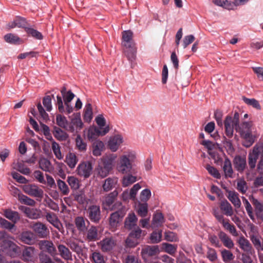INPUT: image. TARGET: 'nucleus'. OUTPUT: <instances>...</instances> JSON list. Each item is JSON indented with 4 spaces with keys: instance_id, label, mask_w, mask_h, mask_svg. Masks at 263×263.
I'll return each mask as SVG.
<instances>
[{
    "instance_id": "obj_1",
    "label": "nucleus",
    "mask_w": 263,
    "mask_h": 263,
    "mask_svg": "<svg viewBox=\"0 0 263 263\" xmlns=\"http://www.w3.org/2000/svg\"><path fill=\"white\" fill-rule=\"evenodd\" d=\"M237 132L243 139L242 145L246 147L252 145L258 138L257 133L252 131V122H243L239 124Z\"/></svg>"
},
{
    "instance_id": "obj_2",
    "label": "nucleus",
    "mask_w": 263,
    "mask_h": 263,
    "mask_svg": "<svg viewBox=\"0 0 263 263\" xmlns=\"http://www.w3.org/2000/svg\"><path fill=\"white\" fill-rule=\"evenodd\" d=\"M136 159L134 152H127L121 156L116 165V169L118 172L122 174L134 173L135 170L133 168V163Z\"/></svg>"
},
{
    "instance_id": "obj_3",
    "label": "nucleus",
    "mask_w": 263,
    "mask_h": 263,
    "mask_svg": "<svg viewBox=\"0 0 263 263\" xmlns=\"http://www.w3.org/2000/svg\"><path fill=\"white\" fill-rule=\"evenodd\" d=\"M56 123L59 127L71 133H78L83 126V123L80 118H73L70 122H68L66 118L60 114L56 116Z\"/></svg>"
},
{
    "instance_id": "obj_4",
    "label": "nucleus",
    "mask_w": 263,
    "mask_h": 263,
    "mask_svg": "<svg viewBox=\"0 0 263 263\" xmlns=\"http://www.w3.org/2000/svg\"><path fill=\"white\" fill-rule=\"evenodd\" d=\"M116 158L117 156L115 154H109L103 156L95 168L97 175L102 178L107 176L113 169Z\"/></svg>"
},
{
    "instance_id": "obj_5",
    "label": "nucleus",
    "mask_w": 263,
    "mask_h": 263,
    "mask_svg": "<svg viewBox=\"0 0 263 263\" xmlns=\"http://www.w3.org/2000/svg\"><path fill=\"white\" fill-rule=\"evenodd\" d=\"M110 210L115 212L110 215L109 224L111 227H116L125 215L126 209L121 202L118 201L113 204Z\"/></svg>"
},
{
    "instance_id": "obj_6",
    "label": "nucleus",
    "mask_w": 263,
    "mask_h": 263,
    "mask_svg": "<svg viewBox=\"0 0 263 263\" xmlns=\"http://www.w3.org/2000/svg\"><path fill=\"white\" fill-rule=\"evenodd\" d=\"M263 157V142H259L256 143L248 155V164L251 169L256 166V164L259 157Z\"/></svg>"
},
{
    "instance_id": "obj_7",
    "label": "nucleus",
    "mask_w": 263,
    "mask_h": 263,
    "mask_svg": "<svg viewBox=\"0 0 263 263\" xmlns=\"http://www.w3.org/2000/svg\"><path fill=\"white\" fill-rule=\"evenodd\" d=\"M86 214L89 219L95 223H99L101 219L102 215L99 205L96 204L89 205L86 209Z\"/></svg>"
},
{
    "instance_id": "obj_8",
    "label": "nucleus",
    "mask_w": 263,
    "mask_h": 263,
    "mask_svg": "<svg viewBox=\"0 0 263 263\" xmlns=\"http://www.w3.org/2000/svg\"><path fill=\"white\" fill-rule=\"evenodd\" d=\"M159 253L158 246H146L142 249L141 256L145 261L150 258H155Z\"/></svg>"
},
{
    "instance_id": "obj_9",
    "label": "nucleus",
    "mask_w": 263,
    "mask_h": 263,
    "mask_svg": "<svg viewBox=\"0 0 263 263\" xmlns=\"http://www.w3.org/2000/svg\"><path fill=\"white\" fill-rule=\"evenodd\" d=\"M38 246L41 252L48 253L51 256L57 255L56 247L51 240H41L38 242Z\"/></svg>"
},
{
    "instance_id": "obj_10",
    "label": "nucleus",
    "mask_w": 263,
    "mask_h": 263,
    "mask_svg": "<svg viewBox=\"0 0 263 263\" xmlns=\"http://www.w3.org/2000/svg\"><path fill=\"white\" fill-rule=\"evenodd\" d=\"M23 191L27 194L36 198H42L44 191L34 184H25L23 186Z\"/></svg>"
},
{
    "instance_id": "obj_11",
    "label": "nucleus",
    "mask_w": 263,
    "mask_h": 263,
    "mask_svg": "<svg viewBox=\"0 0 263 263\" xmlns=\"http://www.w3.org/2000/svg\"><path fill=\"white\" fill-rule=\"evenodd\" d=\"M109 130V126H106L101 130L96 126L90 127L87 132V138L89 140L93 141L97 139L100 136H104Z\"/></svg>"
},
{
    "instance_id": "obj_12",
    "label": "nucleus",
    "mask_w": 263,
    "mask_h": 263,
    "mask_svg": "<svg viewBox=\"0 0 263 263\" xmlns=\"http://www.w3.org/2000/svg\"><path fill=\"white\" fill-rule=\"evenodd\" d=\"M250 200L255 208V213L257 220H255V222L260 224L263 221V204L253 197H252Z\"/></svg>"
},
{
    "instance_id": "obj_13",
    "label": "nucleus",
    "mask_w": 263,
    "mask_h": 263,
    "mask_svg": "<svg viewBox=\"0 0 263 263\" xmlns=\"http://www.w3.org/2000/svg\"><path fill=\"white\" fill-rule=\"evenodd\" d=\"M92 166L90 162H84L80 163L78 168V174L85 178H88L91 174Z\"/></svg>"
},
{
    "instance_id": "obj_14",
    "label": "nucleus",
    "mask_w": 263,
    "mask_h": 263,
    "mask_svg": "<svg viewBox=\"0 0 263 263\" xmlns=\"http://www.w3.org/2000/svg\"><path fill=\"white\" fill-rule=\"evenodd\" d=\"M45 217L47 221L56 228L60 232H64L63 225L55 213L51 212H47Z\"/></svg>"
},
{
    "instance_id": "obj_15",
    "label": "nucleus",
    "mask_w": 263,
    "mask_h": 263,
    "mask_svg": "<svg viewBox=\"0 0 263 263\" xmlns=\"http://www.w3.org/2000/svg\"><path fill=\"white\" fill-rule=\"evenodd\" d=\"M239 123V115L238 112H235L233 117L230 116H227L224 121V127L230 126L234 128L237 132Z\"/></svg>"
},
{
    "instance_id": "obj_16",
    "label": "nucleus",
    "mask_w": 263,
    "mask_h": 263,
    "mask_svg": "<svg viewBox=\"0 0 263 263\" xmlns=\"http://www.w3.org/2000/svg\"><path fill=\"white\" fill-rule=\"evenodd\" d=\"M33 231L41 238H45L49 234V231L46 225L41 222H36L32 226Z\"/></svg>"
},
{
    "instance_id": "obj_17",
    "label": "nucleus",
    "mask_w": 263,
    "mask_h": 263,
    "mask_svg": "<svg viewBox=\"0 0 263 263\" xmlns=\"http://www.w3.org/2000/svg\"><path fill=\"white\" fill-rule=\"evenodd\" d=\"M10 28H14L15 27L22 28L26 30L29 25L27 22L26 20L21 16H16L13 22L9 23L8 25Z\"/></svg>"
},
{
    "instance_id": "obj_18",
    "label": "nucleus",
    "mask_w": 263,
    "mask_h": 263,
    "mask_svg": "<svg viewBox=\"0 0 263 263\" xmlns=\"http://www.w3.org/2000/svg\"><path fill=\"white\" fill-rule=\"evenodd\" d=\"M118 182V179L115 177H108L105 179L102 184L104 192H107L115 188Z\"/></svg>"
},
{
    "instance_id": "obj_19",
    "label": "nucleus",
    "mask_w": 263,
    "mask_h": 263,
    "mask_svg": "<svg viewBox=\"0 0 263 263\" xmlns=\"http://www.w3.org/2000/svg\"><path fill=\"white\" fill-rule=\"evenodd\" d=\"M100 243L101 250L104 252L111 251L116 245V241L111 238H105L101 240Z\"/></svg>"
},
{
    "instance_id": "obj_20",
    "label": "nucleus",
    "mask_w": 263,
    "mask_h": 263,
    "mask_svg": "<svg viewBox=\"0 0 263 263\" xmlns=\"http://www.w3.org/2000/svg\"><path fill=\"white\" fill-rule=\"evenodd\" d=\"M133 32L130 30L122 32V44L124 47H132L135 45L133 40Z\"/></svg>"
},
{
    "instance_id": "obj_21",
    "label": "nucleus",
    "mask_w": 263,
    "mask_h": 263,
    "mask_svg": "<svg viewBox=\"0 0 263 263\" xmlns=\"http://www.w3.org/2000/svg\"><path fill=\"white\" fill-rule=\"evenodd\" d=\"M59 255L64 260L68 261L72 260V253L65 245L58 244L57 245Z\"/></svg>"
},
{
    "instance_id": "obj_22",
    "label": "nucleus",
    "mask_w": 263,
    "mask_h": 263,
    "mask_svg": "<svg viewBox=\"0 0 263 263\" xmlns=\"http://www.w3.org/2000/svg\"><path fill=\"white\" fill-rule=\"evenodd\" d=\"M118 195V191L114 190L105 197L103 201V205L105 209L109 208L110 209V206L113 205L112 204L116 199Z\"/></svg>"
},
{
    "instance_id": "obj_23",
    "label": "nucleus",
    "mask_w": 263,
    "mask_h": 263,
    "mask_svg": "<svg viewBox=\"0 0 263 263\" xmlns=\"http://www.w3.org/2000/svg\"><path fill=\"white\" fill-rule=\"evenodd\" d=\"M222 168L226 178L233 177L234 171L232 168L231 162L228 158H225L222 165Z\"/></svg>"
},
{
    "instance_id": "obj_24",
    "label": "nucleus",
    "mask_w": 263,
    "mask_h": 263,
    "mask_svg": "<svg viewBox=\"0 0 263 263\" xmlns=\"http://www.w3.org/2000/svg\"><path fill=\"white\" fill-rule=\"evenodd\" d=\"M76 228L80 232L84 233L87 229V225L89 224V221L82 216H78L74 219Z\"/></svg>"
},
{
    "instance_id": "obj_25",
    "label": "nucleus",
    "mask_w": 263,
    "mask_h": 263,
    "mask_svg": "<svg viewBox=\"0 0 263 263\" xmlns=\"http://www.w3.org/2000/svg\"><path fill=\"white\" fill-rule=\"evenodd\" d=\"M85 239L88 241H95L99 238L98 229L96 227L91 226L84 234Z\"/></svg>"
},
{
    "instance_id": "obj_26",
    "label": "nucleus",
    "mask_w": 263,
    "mask_h": 263,
    "mask_svg": "<svg viewBox=\"0 0 263 263\" xmlns=\"http://www.w3.org/2000/svg\"><path fill=\"white\" fill-rule=\"evenodd\" d=\"M137 220L138 219L135 213H129L125 220V228L128 230H132L136 228Z\"/></svg>"
},
{
    "instance_id": "obj_27",
    "label": "nucleus",
    "mask_w": 263,
    "mask_h": 263,
    "mask_svg": "<svg viewBox=\"0 0 263 263\" xmlns=\"http://www.w3.org/2000/svg\"><path fill=\"white\" fill-rule=\"evenodd\" d=\"M123 139L120 135H116L111 138L108 141V146L112 152H116L122 143Z\"/></svg>"
},
{
    "instance_id": "obj_28",
    "label": "nucleus",
    "mask_w": 263,
    "mask_h": 263,
    "mask_svg": "<svg viewBox=\"0 0 263 263\" xmlns=\"http://www.w3.org/2000/svg\"><path fill=\"white\" fill-rule=\"evenodd\" d=\"M57 104L58 107V109L60 112H66L67 114H70L73 111V107L70 105V103L65 104V108L64 107L62 97L60 96L57 97Z\"/></svg>"
},
{
    "instance_id": "obj_29",
    "label": "nucleus",
    "mask_w": 263,
    "mask_h": 263,
    "mask_svg": "<svg viewBox=\"0 0 263 263\" xmlns=\"http://www.w3.org/2000/svg\"><path fill=\"white\" fill-rule=\"evenodd\" d=\"M235 168L239 172H242L246 166V160L244 157L236 156L233 160Z\"/></svg>"
},
{
    "instance_id": "obj_30",
    "label": "nucleus",
    "mask_w": 263,
    "mask_h": 263,
    "mask_svg": "<svg viewBox=\"0 0 263 263\" xmlns=\"http://www.w3.org/2000/svg\"><path fill=\"white\" fill-rule=\"evenodd\" d=\"M20 209L23 211L30 218L38 219L41 217L40 211L36 209H31L26 206H21Z\"/></svg>"
},
{
    "instance_id": "obj_31",
    "label": "nucleus",
    "mask_w": 263,
    "mask_h": 263,
    "mask_svg": "<svg viewBox=\"0 0 263 263\" xmlns=\"http://www.w3.org/2000/svg\"><path fill=\"white\" fill-rule=\"evenodd\" d=\"M21 240L27 245H32L35 240L34 234L30 231L23 232L20 235Z\"/></svg>"
},
{
    "instance_id": "obj_32",
    "label": "nucleus",
    "mask_w": 263,
    "mask_h": 263,
    "mask_svg": "<svg viewBox=\"0 0 263 263\" xmlns=\"http://www.w3.org/2000/svg\"><path fill=\"white\" fill-rule=\"evenodd\" d=\"M218 237L224 247L228 249L234 247V243L231 238L224 232L220 231L218 233Z\"/></svg>"
},
{
    "instance_id": "obj_33",
    "label": "nucleus",
    "mask_w": 263,
    "mask_h": 263,
    "mask_svg": "<svg viewBox=\"0 0 263 263\" xmlns=\"http://www.w3.org/2000/svg\"><path fill=\"white\" fill-rule=\"evenodd\" d=\"M35 250L33 247H26L22 252L23 260L27 261H32L34 258Z\"/></svg>"
},
{
    "instance_id": "obj_34",
    "label": "nucleus",
    "mask_w": 263,
    "mask_h": 263,
    "mask_svg": "<svg viewBox=\"0 0 263 263\" xmlns=\"http://www.w3.org/2000/svg\"><path fill=\"white\" fill-rule=\"evenodd\" d=\"M54 137L58 140L65 141L67 139L68 135L62 130L61 127L54 126L52 131Z\"/></svg>"
},
{
    "instance_id": "obj_35",
    "label": "nucleus",
    "mask_w": 263,
    "mask_h": 263,
    "mask_svg": "<svg viewBox=\"0 0 263 263\" xmlns=\"http://www.w3.org/2000/svg\"><path fill=\"white\" fill-rule=\"evenodd\" d=\"M137 48L135 45L126 47L124 53L128 60L131 62L135 61L136 58Z\"/></svg>"
},
{
    "instance_id": "obj_36",
    "label": "nucleus",
    "mask_w": 263,
    "mask_h": 263,
    "mask_svg": "<svg viewBox=\"0 0 263 263\" xmlns=\"http://www.w3.org/2000/svg\"><path fill=\"white\" fill-rule=\"evenodd\" d=\"M220 208L223 211V214L227 216H231L233 214L232 206L227 200L221 202Z\"/></svg>"
},
{
    "instance_id": "obj_37",
    "label": "nucleus",
    "mask_w": 263,
    "mask_h": 263,
    "mask_svg": "<svg viewBox=\"0 0 263 263\" xmlns=\"http://www.w3.org/2000/svg\"><path fill=\"white\" fill-rule=\"evenodd\" d=\"M227 197L235 208L238 209L240 207L241 201L238 198V194L236 192L234 191H229Z\"/></svg>"
},
{
    "instance_id": "obj_38",
    "label": "nucleus",
    "mask_w": 263,
    "mask_h": 263,
    "mask_svg": "<svg viewBox=\"0 0 263 263\" xmlns=\"http://www.w3.org/2000/svg\"><path fill=\"white\" fill-rule=\"evenodd\" d=\"M39 167L45 172L50 173L53 167L50 161L46 158H41L39 162Z\"/></svg>"
},
{
    "instance_id": "obj_39",
    "label": "nucleus",
    "mask_w": 263,
    "mask_h": 263,
    "mask_svg": "<svg viewBox=\"0 0 263 263\" xmlns=\"http://www.w3.org/2000/svg\"><path fill=\"white\" fill-rule=\"evenodd\" d=\"M104 145L101 141H96L92 144V154L95 156H99L104 149Z\"/></svg>"
},
{
    "instance_id": "obj_40",
    "label": "nucleus",
    "mask_w": 263,
    "mask_h": 263,
    "mask_svg": "<svg viewBox=\"0 0 263 263\" xmlns=\"http://www.w3.org/2000/svg\"><path fill=\"white\" fill-rule=\"evenodd\" d=\"M131 230L132 231L130 232L128 236H130V237L136 239L138 241L142 238V237L145 235V231H142L138 227H137L134 228V229H133Z\"/></svg>"
},
{
    "instance_id": "obj_41",
    "label": "nucleus",
    "mask_w": 263,
    "mask_h": 263,
    "mask_svg": "<svg viewBox=\"0 0 263 263\" xmlns=\"http://www.w3.org/2000/svg\"><path fill=\"white\" fill-rule=\"evenodd\" d=\"M84 120L86 122H90L92 119V110L91 104L89 103L85 105L84 109Z\"/></svg>"
},
{
    "instance_id": "obj_42",
    "label": "nucleus",
    "mask_w": 263,
    "mask_h": 263,
    "mask_svg": "<svg viewBox=\"0 0 263 263\" xmlns=\"http://www.w3.org/2000/svg\"><path fill=\"white\" fill-rule=\"evenodd\" d=\"M162 249L165 252L174 255L177 251V245L163 242L162 243Z\"/></svg>"
},
{
    "instance_id": "obj_43",
    "label": "nucleus",
    "mask_w": 263,
    "mask_h": 263,
    "mask_svg": "<svg viewBox=\"0 0 263 263\" xmlns=\"http://www.w3.org/2000/svg\"><path fill=\"white\" fill-rule=\"evenodd\" d=\"M164 217L161 213H156L154 215L152 227H159L164 223Z\"/></svg>"
},
{
    "instance_id": "obj_44",
    "label": "nucleus",
    "mask_w": 263,
    "mask_h": 263,
    "mask_svg": "<svg viewBox=\"0 0 263 263\" xmlns=\"http://www.w3.org/2000/svg\"><path fill=\"white\" fill-rule=\"evenodd\" d=\"M5 216L11 220L13 223L16 222L20 219L19 214L17 212L11 210H6L4 212Z\"/></svg>"
},
{
    "instance_id": "obj_45",
    "label": "nucleus",
    "mask_w": 263,
    "mask_h": 263,
    "mask_svg": "<svg viewBox=\"0 0 263 263\" xmlns=\"http://www.w3.org/2000/svg\"><path fill=\"white\" fill-rule=\"evenodd\" d=\"M238 243L240 248L244 251L250 252L252 250V246L249 240L246 239L244 237H241L239 238Z\"/></svg>"
},
{
    "instance_id": "obj_46",
    "label": "nucleus",
    "mask_w": 263,
    "mask_h": 263,
    "mask_svg": "<svg viewBox=\"0 0 263 263\" xmlns=\"http://www.w3.org/2000/svg\"><path fill=\"white\" fill-rule=\"evenodd\" d=\"M25 31L29 36H30L35 39L41 40L43 39V35L42 34L37 30L31 27L30 25L26 29Z\"/></svg>"
},
{
    "instance_id": "obj_47",
    "label": "nucleus",
    "mask_w": 263,
    "mask_h": 263,
    "mask_svg": "<svg viewBox=\"0 0 263 263\" xmlns=\"http://www.w3.org/2000/svg\"><path fill=\"white\" fill-rule=\"evenodd\" d=\"M5 41L9 43L13 44H20L21 42V39L17 35L12 33H8L4 36Z\"/></svg>"
},
{
    "instance_id": "obj_48",
    "label": "nucleus",
    "mask_w": 263,
    "mask_h": 263,
    "mask_svg": "<svg viewBox=\"0 0 263 263\" xmlns=\"http://www.w3.org/2000/svg\"><path fill=\"white\" fill-rule=\"evenodd\" d=\"M222 224L223 228L226 230L229 231V232L233 236H238V234L235 226L233 224L230 223L229 220L228 219H226V220L222 223Z\"/></svg>"
},
{
    "instance_id": "obj_49",
    "label": "nucleus",
    "mask_w": 263,
    "mask_h": 263,
    "mask_svg": "<svg viewBox=\"0 0 263 263\" xmlns=\"http://www.w3.org/2000/svg\"><path fill=\"white\" fill-rule=\"evenodd\" d=\"M78 162L76 156L73 153H69L66 158V162L69 167L74 168Z\"/></svg>"
},
{
    "instance_id": "obj_50",
    "label": "nucleus",
    "mask_w": 263,
    "mask_h": 263,
    "mask_svg": "<svg viewBox=\"0 0 263 263\" xmlns=\"http://www.w3.org/2000/svg\"><path fill=\"white\" fill-rule=\"evenodd\" d=\"M57 185L59 190L63 195H67L69 194L70 192L69 189L64 181L61 179H58L57 180Z\"/></svg>"
},
{
    "instance_id": "obj_51",
    "label": "nucleus",
    "mask_w": 263,
    "mask_h": 263,
    "mask_svg": "<svg viewBox=\"0 0 263 263\" xmlns=\"http://www.w3.org/2000/svg\"><path fill=\"white\" fill-rule=\"evenodd\" d=\"M137 213L139 216L145 217L148 213V205L147 203H139L137 207Z\"/></svg>"
},
{
    "instance_id": "obj_52",
    "label": "nucleus",
    "mask_w": 263,
    "mask_h": 263,
    "mask_svg": "<svg viewBox=\"0 0 263 263\" xmlns=\"http://www.w3.org/2000/svg\"><path fill=\"white\" fill-rule=\"evenodd\" d=\"M242 200L249 216L253 222H255V218L253 213V209L251 204L248 200L244 197L242 198Z\"/></svg>"
},
{
    "instance_id": "obj_53",
    "label": "nucleus",
    "mask_w": 263,
    "mask_h": 263,
    "mask_svg": "<svg viewBox=\"0 0 263 263\" xmlns=\"http://www.w3.org/2000/svg\"><path fill=\"white\" fill-rule=\"evenodd\" d=\"M18 200L22 203L30 206H34L36 203L35 201L33 199H31L23 194L18 195Z\"/></svg>"
},
{
    "instance_id": "obj_54",
    "label": "nucleus",
    "mask_w": 263,
    "mask_h": 263,
    "mask_svg": "<svg viewBox=\"0 0 263 263\" xmlns=\"http://www.w3.org/2000/svg\"><path fill=\"white\" fill-rule=\"evenodd\" d=\"M70 249L75 252L78 255H83V249L78 243L74 241H70L68 243Z\"/></svg>"
},
{
    "instance_id": "obj_55",
    "label": "nucleus",
    "mask_w": 263,
    "mask_h": 263,
    "mask_svg": "<svg viewBox=\"0 0 263 263\" xmlns=\"http://www.w3.org/2000/svg\"><path fill=\"white\" fill-rule=\"evenodd\" d=\"M51 147L52 151L56 158L59 160L62 159L63 158V156L62 155L59 144L57 142L53 141L52 143Z\"/></svg>"
},
{
    "instance_id": "obj_56",
    "label": "nucleus",
    "mask_w": 263,
    "mask_h": 263,
    "mask_svg": "<svg viewBox=\"0 0 263 263\" xmlns=\"http://www.w3.org/2000/svg\"><path fill=\"white\" fill-rule=\"evenodd\" d=\"M20 248L15 243L13 242L11 247L7 252V254L12 257H16L20 253Z\"/></svg>"
},
{
    "instance_id": "obj_57",
    "label": "nucleus",
    "mask_w": 263,
    "mask_h": 263,
    "mask_svg": "<svg viewBox=\"0 0 263 263\" xmlns=\"http://www.w3.org/2000/svg\"><path fill=\"white\" fill-rule=\"evenodd\" d=\"M91 258L94 263H106L104 256L99 252H93Z\"/></svg>"
},
{
    "instance_id": "obj_58",
    "label": "nucleus",
    "mask_w": 263,
    "mask_h": 263,
    "mask_svg": "<svg viewBox=\"0 0 263 263\" xmlns=\"http://www.w3.org/2000/svg\"><path fill=\"white\" fill-rule=\"evenodd\" d=\"M221 254L222 260L224 262H227L232 260L235 257L233 253L230 251L226 249L223 250L221 251Z\"/></svg>"
},
{
    "instance_id": "obj_59",
    "label": "nucleus",
    "mask_w": 263,
    "mask_h": 263,
    "mask_svg": "<svg viewBox=\"0 0 263 263\" xmlns=\"http://www.w3.org/2000/svg\"><path fill=\"white\" fill-rule=\"evenodd\" d=\"M67 181L72 189L75 190L79 188V181L76 177L74 176H68Z\"/></svg>"
},
{
    "instance_id": "obj_60",
    "label": "nucleus",
    "mask_w": 263,
    "mask_h": 263,
    "mask_svg": "<svg viewBox=\"0 0 263 263\" xmlns=\"http://www.w3.org/2000/svg\"><path fill=\"white\" fill-rule=\"evenodd\" d=\"M205 168L208 171L209 173L213 177L216 179H220L221 175L217 168L214 166H211L210 164H206Z\"/></svg>"
},
{
    "instance_id": "obj_61",
    "label": "nucleus",
    "mask_w": 263,
    "mask_h": 263,
    "mask_svg": "<svg viewBox=\"0 0 263 263\" xmlns=\"http://www.w3.org/2000/svg\"><path fill=\"white\" fill-rule=\"evenodd\" d=\"M15 168L24 175H28L30 173V170L22 162H18Z\"/></svg>"
},
{
    "instance_id": "obj_62",
    "label": "nucleus",
    "mask_w": 263,
    "mask_h": 263,
    "mask_svg": "<svg viewBox=\"0 0 263 263\" xmlns=\"http://www.w3.org/2000/svg\"><path fill=\"white\" fill-rule=\"evenodd\" d=\"M136 177L132 175L124 176L123 178L122 183L124 186H128V185L134 183L136 181Z\"/></svg>"
},
{
    "instance_id": "obj_63",
    "label": "nucleus",
    "mask_w": 263,
    "mask_h": 263,
    "mask_svg": "<svg viewBox=\"0 0 263 263\" xmlns=\"http://www.w3.org/2000/svg\"><path fill=\"white\" fill-rule=\"evenodd\" d=\"M39 258L40 263H53L52 258L45 252H41Z\"/></svg>"
},
{
    "instance_id": "obj_64",
    "label": "nucleus",
    "mask_w": 263,
    "mask_h": 263,
    "mask_svg": "<svg viewBox=\"0 0 263 263\" xmlns=\"http://www.w3.org/2000/svg\"><path fill=\"white\" fill-rule=\"evenodd\" d=\"M250 238L254 247L258 251L260 250L263 251V246L261 245L259 237L258 236L253 235L251 236Z\"/></svg>"
}]
</instances>
